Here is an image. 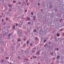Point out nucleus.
I'll return each instance as SVG.
<instances>
[{
    "mask_svg": "<svg viewBox=\"0 0 64 64\" xmlns=\"http://www.w3.org/2000/svg\"><path fill=\"white\" fill-rule=\"evenodd\" d=\"M27 19L28 21H29V20H30V18H28Z\"/></svg>",
    "mask_w": 64,
    "mask_h": 64,
    "instance_id": "nucleus-4",
    "label": "nucleus"
},
{
    "mask_svg": "<svg viewBox=\"0 0 64 64\" xmlns=\"http://www.w3.org/2000/svg\"><path fill=\"white\" fill-rule=\"evenodd\" d=\"M63 35L64 36V34H63Z\"/></svg>",
    "mask_w": 64,
    "mask_h": 64,
    "instance_id": "nucleus-35",
    "label": "nucleus"
},
{
    "mask_svg": "<svg viewBox=\"0 0 64 64\" xmlns=\"http://www.w3.org/2000/svg\"><path fill=\"white\" fill-rule=\"evenodd\" d=\"M60 57V56H58L56 58L57 59H58Z\"/></svg>",
    "mask_w": 64,
    "mask_h": 64,
    "instance_id": "nucleus-2",
    "label": "nucleus"
},
{
    "mask_svg": "<svg viewBox=\"0 0 64 64\" xmlns=\"http://www.w3.org/2000/svg\"><path fill=\"white\" fill-rule=\"evenodd\" d=\"M6 58V59H9V57H8L7 58Z\"/></svg>",
    "mask_w": 64,
    "mask_h": 64,
    "instance_id": "nucleus-11",
    "label": "nucleus"
},
{
    "mask_svg": "<svg viewBox=\"0 0 64 64\" xmlns=\"http://www.w3.org/2000/svg\"><path fill=\"white\" fill-rule=\"evenodd\" d=\"M38 5H39L40 4H39V3L38 4Z\"/></svg>",
    "mask_w": 64,
    "mask_h": 64,
    "instance_id": "nucleus-24",
    "label": "nucleus"
},
{
    "mask_svg": "<svg viewBox=\"0 0 64 64\" xmlns=\"http://www.w3.org/2000/svg\"><path fill=\"white\" fill-rule=\"evenodd\" d=\"M28 59H27L26 60V61H28Z\"/></svg>",
    "mask_w": 64,
    "mask_h": 64,
    "instance_id": "nucleus-34",
    "label": "nucleus"
},
{
    "mask_svg": "<svg viewBox=\"0 0 64 64\" xmlns=\"http://www.w3.org/2000/svg\"><path fill=\"white\" fill-rule=\"evenodd\" d=\"M1 62L2 63V62H3V60H1Z\"/></svg>",
    "mask_w": 64,
    "mask_h": 64,
    "instance_id": "nucleus-12",
    "label": "nucleus"
},
{
    "mask_svg": "<svg viewBox=\"0 0 64 64\" xmlns=\"http://www.w3.org/2000/svg\"><path fill=\"white\" fill-rule=\"evenodd\" d=\"M34 32H36V30H34Z\"/></svg>",
    "mask_w": 64,
    "mask_h": 64,
    "instance_id": "nucleus-15",
    "label": "nucleus"
},
{
    "mask_svg": "<svg viewBox=\"0 0 64 64\" xmlns=\"http://www.w3.org/2000/svg\"><path fill=\"white\" fill-rule=\"evenodd\" d=\"M18 58H20V57H18Z\"/></svg>",
    "mask_w": 64,
    "mask_h": 64,
    "instance_id": "nucleus-37",
    "label": "nucleus"
},
{
    "mask_svg": "<svg viewBox=\"0 0 64 64\" xmlns=\"http://www.w3.org/2000/svg\"><path fill=\"white\" fill-rule=\"evenodd\" d=\"M36 39H37V38H36Z\"/></svg>",
    "mask_w": 64,
    "mask_h": 64,
    "instance_id": "nucleus-36",
    "label": "nucleus"
},
{
    "mask_svg": "<svg viewBox=\"0 0 64 64\" xmlns=\"http://www.w3.org/2000/svg\"><path fill=\"white\" fill-rule=\"evenodd\" d=\"M60 30V31H62V29H61Z\"/></svg>",
    "mask_w": 64,
    "mask_h": 64,
    "instance_id": "nucleus-20",
    "label": "nucleus"
},
{
    "mask_svg": "<svg viewBox=\"0 0 64 64\" xmlns=\"http://www.w3.org/2000/svg\"><path fill=\"white\" fill-rule=\"evenodd\" d=\"M9 7H12V5L11 4H10L8 5Z\"/></svg>",
    "mask_w": 64,
    "mask_h": 64,
    "instance_id": "nucleus-3",
    "label": "nucleus"
},
{
    "mask_svg": "<svg viewBox=\"0 0 64 64\" xmlns=\"http://www.w3.org/2000/svg\"><path fill=\"white\" fill-rule=\"evenodd\" d=\"M57 36H58V37H59V36H60V34H57Z\"/></svg>",
    "mask_w": 64,
    "mask_h": 64,
    "instance_id": "nucleus-6",
    "label": "nucleus"
},
{
    "mask_svg": "<svg viewBox=\"0 0 64 64\" xmlns=\"http://www.w3.org/2000/svg\"><path fill=\"white\" fill-rule=\"evenodd\" d=\"M33 20H34V21H35V18H34L33 19Z\"/></svg>",
    "mask_w": 64,
    "mask_h": 64,
    "instance_id": "nucleus-21",
    "label": "nucleus"
},
{
    "mask_svg": "<svg viewBox=\"0 0 64 64\" xmlns=\"http://www.w3.org/2000/svg\"><path fill=\"white\" fill-rule=\"evenodd\" d=\"M29 42L28 40L26 42L27 44H28V43H29Z\"/></svg>",
    "mask_w": 64,
    "mask_h": 64,
    "instance_id": "nucleus-7",
    "label": "nucleus"
},
{
    "mask_svg": "<svg viewBox=\"0 0 64 64\" xmlns=\"http://www.w3.org/2000/svg\"><path fill=\"white\" fill-rule=\"evenodd\" d=\"M57 50H59V49L57 48Z\"/></svg>",
    "mask_w": 64,
    "mask_h": 64,
    "instance_id": "nucleus-29",
    "label": "nucleus"
},
{
    "mask_svg": "<svg viewBox=\"0 0 64 64\" xmlns=\"http://www.w3.org/2000/svg\"><path fill=\"white\" fill-rule=\"evenodd\" d=\"M21 44H22V43H21Z\"/></svg>",
    "mask_w": 64,
    "mask_h": 64,
    "instance_id": "nucleus-39",
    "label": "nucleus"
},
{
    "mask_svg": "<svg viewBox=\"0 0 64 64\" xmlns=\"http://www.w3.org/2000/svg\"><path fill=\"white\" fill-rule=\"evenodd\" d=\"M34 52V51H32V52Z\"/></svg>",
    "mask_w": 64,
    "mask_h": 64,
    "instance_id": "nucleus-32",
    "label": "nucleus"
},
{
    "mask_svg": "<svg viewBox=\"0 0 64 64\" xmlns=\"http://www.w3.org/2000/svg\"><path fill=\"white\" fill-rule=\"evenodd\" d=\"M15 25H14V26L13 27V28H15Z\"/></svg>",
    "mask_w": 64,
    "mask_h": 64,
    "instance_id": "nucleus-9",
    "label": "nucleus"
},
{
    "mask_svg": "<svg viewBox=\"0 0 64 64\" xmlns=\"http://www.w3.org/2000/svg\"><path fill=\"white\" fill-rule=\"evenodd\" d=\"M37 54H38V55H39V52H38Z\"/></svg>",
    "mask_w": 64,
    "mask_h": 64,
    "instance_id": "nucleus-16",
    "label": "nucleus"
},
{
    "mask_svg": "<svg viewBox=\"0 0 64 64\" xmlns=\"http://www.w3.org/2000/svg\"><path fill=\"white\" fill-rule=\"evenodd\" d=\"M25 12H27V10H25Z\"/></svg>",
    "mask_w": 64,
    "mask_h": 64,
    "instance_id": "nucleus-25",
    "label": "nucleus"
},
{
    "mask_svg": "<svg viewBox=\"0 0 64 64\" xmlns=\"http://www.w3.org/2000/svg\"><path fill=\"white\" fill-rule=\"evenodd\" d=\"M27 5H28V4H27Z\"/></svg>",
    "mask_w": 64,
    "mask_h": 64,
    "instance_id": "nucleus-30",
    "label": "nucleus"
},
{
    "mask_svg": "<svg viewBox=\"0 0 64 64\" xmlns=\"http://www.w3.org/2000/svg\"><path fill=\"white\" fill-rule=\"evenodd\" d=\"M61 20H60V22H61V21H62V19H61Z\"/></svg>",
    "mask_w": 64,
    "mask_h": 64,
    "instance_id": "nucleus-23",
    "label": "nucleus"
},
{
    "mask_svg": "<svg viewBox=\"0 0 64 64\" xmlns=\"http://www.w3.org/2000/svg\"><path fill=\"white\" fill-rule=\"evenodd\" d=\"M19 41H21V39L18 38V42H19Z\"/></svg>",
    "mask_w": 64,
    "mask_h": 64,
    "instance_id": "nucleus-1",
    "label": "nucleus"
},
{
    "mask_svg": "<svg viewBox=\"0 0 64 64\" xmlns=\"http://www.w3.org/2000/svg\"><path fill=\"white\" fill-rule=\"evenodd\" d=\"M45 42V41H44V42Z\"/></svg>",
    "mask_w": 64,
    "mask_h": 64,
    "instance_id": "nucleus-41",
    "label": "nucleus"
},
{
    "mask_svg": "<svg viewBox=\"0 0 64 64\" xmlns=\"http://www.w3.org/2000/svg\"><path fill=\"white\" fill-rule=\"evenodd\" d=\"M30 22H28V24H30Z\"/></svg>",
    "mask_w": 64,
    "mask_h": 64,
    "instance_id": "nucleus-13",
    "label": "nucleus"
},
{
    "mask_svg": "<svg viewBox=\"0 0 64 64\" xmlns=\"http://www.w3.org/2000/svg\"><path fill=\"white\" fill-rule=\"evenodd\" d=\"M18 25V24H16V26H17Z\"/></svg>",
    "mask_w": 64,
    "mask_h": 64,
    "instance_id": "nucleus-10",
    "label": "nucleus"
},
{
    "mask_svg": "<svg viewBox=\"0 0 64 64\" xmlns=\"http://www.w3.org/2000/svg\"><path fill=\"white\" fill-rule=\"evenodd\" d=\"M30 59H32V58H31Z\"/></svg>",
    "mask_w": 64,
    "mask_h": 64,
    "instance_id": "nucleus-33",
    "label": "nucleus"
},
{
    "mask_svg": "<svg viewBox=\"0 0 64 64\" xmlns=\"http://www.w3.org/2000/svg\"><path fill=\"white\" fill-rule=\"evenodd\" d=\"M6 20H7L6 21H7V20H8V18H6Z\"/></svg>",
    "mask_w": 64,
    "mask_h": 64,
    "instance_id": "nucleus-8",
    "label": "nucleus"
},
{
    "mask_svg": "<svg viewBox=\"0 0 64 64\" xmlns=\"http://www.w3.org/2000/svg\"><path fill=\"white\" fill-rule=\"evenodd\" d=\"M50 8H51V6H50Z\"/></svg>",
    "mask_w": 64,
    "mask_h": 64,
    "instance_id": "nucleus-31",
    "label": "nucleus"
},
{
    "mask_svg": "<svg viewBox=\"0 0 64 64\" xmlns=\"http://www.w3.org/2000/svg\"><path fill=\"white\" fill-rule=\"evenodd\" d=\"M33 49H35V48H33Z\"/></svg>",
    "mask_w": 64,
    "mask_h": 64,
    "instance_id": "nucleus-26",
    "label": "nucleus"
},
{
    "mask_svg": "<svg viewBox=\"0 0 64 64\" xmlns=\"http://www.w3.org/2000/svg\"><path fill=\"white\" fill-rule=\"evenodd\" d=\"M31 15H33V12H31Z\"/></svg>",
    "mask_w": 64,
    "mask_h": 64,
    "instance_id": "nucleus-14",
    "label": "nucleus"
},
{
    "mask_svg": "<svg viewBox=\"0 0 64 64\" xmlns=\"http://www.w3.org/2000/svg\"><path fill=\"white\" fill-rule=\"evenodd\" d=\"M30 45L31 46H32V45H33V44H30Z\"/></svg>",
    "mask_w": 64,
    "mask_h": 64,
    "instance_id": "nucleus-19",
    "label": "nucleus"
},
{
    "mask_svg": "<svg viewBox=\"0 0 64 64\" xmlns=\"http://www.w3.org/2000/svg\"><path fill=\"white\" fill-rule=\"evenodd\" d=\"M11 36V34H8V36Z\"/></svg>",
    "mask_w": 64,
    "mask_h": 64,
    "instance_id": "nucleus-18",
    "label": "nucleus"
},
{
    "mask_svg": "<svg viewBox=\"0 0 64 64\" xmlns=\"http://www.w3.org/2000/svg\"><path fill=\"white\" fill-rule=\"evenodd\" d=\"M38 64H40V63H38Z\"/></svg>",
    "mask_w": 64,
    "mask_h": 64,
    "instance_id": "nucleus-38",
    "label": "nucleus"
},
{
    "mask_svg": "<svg viewBox=\"0 0 64 64\" xmlns=\"http://www.w3.org/2000/svg\"><path fill=\"white\" fill-rule=\"evenodd\" d=\"M44 46L45 47V46Z\"/></svg>",
    "mask_w": 64,
    "mask_h": 64,
    "instance_id": "nucleus-40",
    "label": "nucleus"
},
{
    "mask_svg": "<svg viewBox=\"0 0 64 64\" xmlns=\"http://www.w3.org/2000/svg\"><path fill=\"white\" fill-rule=\"evenodd\" d=\"M46 41V40H44V42H45V41Z\"/></svg>",
    "mask_w": 64,
    "mask_h": 64,
    "instance_id": "nucleus-22",
    "label": "nucleus"
},
{
    "mask_svg": "<svg viewBox=\"0 0 64 64\" xmlns=\"http://www.w3.org/2000/svg\"><path fill=\"white\" fill-rule=\"evenodd\" d=\"M33 58H34V59H36V56H33Z\"/></svg>",
    "mask_w": 64,
    "mask_h": 64,
    "instance_id": "nucleus-5",
    "label": "nucleus"
},
{
    "mask_svg": "<svg viewBox=\"0 0 64 64\" xmlns=\"http://www.w3.org/2000/svg\"><path fill=\"white\" fill-rule=\"evenodd\" d=\"M2 22H3L4 21V20H2Z\"/></svg>",
    "mask_w": 64,
    "mask_h": 64,
    "instance_id": "nucleus-27",
    "label": "nucleus"
},
{
    "mask_svg": "<svg viewBox=\"0 0 64 64\" xmlns=\"http://www.w3.org/2000/svg\"><path fill=\"white\" fill-rule=\"evenodd\" d=\"M15 2H15V1H14V3H15Z\"/></svg>",
    "mask_w": 64,
    "mask_h": 64,
    "instance_id": "nucleus-28",
    "label": "nucleus"
},
{
    "mask_svg": "<svg viewBox=\"0 0 64 64\" xmlns=\"http://www.w3.org/2000/svg\"><path fill=\"white\" fill-rule=\"evenodd\" d=\"M34 18H36V17H35V16H34Z\"/></svg>",
    "mask_w": 64,
    "mask_h": 64,
    "instance_id": "nucleus-17",
    "label": "nucleus"
}]
</instances>
